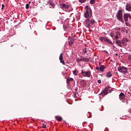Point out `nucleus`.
Here are the masks:
<instances>
[{
	"label": "nucleus",
	"instance_id": "ea45409f",
	"mask_svg": "<svg viewBox=\"0 0 131 131\" xmlns=\"http://www.w3.org/2000/svg\"><path fill=\"white\" fill-rule=\"evenodd\" d=\"M31 3V2H29V3H28L29 5H30V4Z\"/></svg>",
	"mask_w": 131,
	"mask_h": 131
},
{
	"label": "nucleus",
	"instance_id": "473e14b6",
	"mask_svg": "<svg viewBox=\"0 0 131 131\" xmlns=\"http://www.w3.org/2000/svg\"><path fill=\"white\" fill-rule=\"evenodd\" d=\"M128 17L129 18V19H130V20H131V15H130V14H128Z\"/></svg>",
	"mask_w": 131,
	"mask_h": 131
},
{
	"label": "nucleus",
	"instance_id": "cd10ccee",
	"mask_svg": "<svg viewBox=\"0 0 131 131\" xmlns=\"http://www.w3.org/2000/svg\"><path fill=\"white\" fill-rule=\"evenodd\" d=\"M69 46H72V45H73V41H72V40L70 41L69 42Z\"/></svg>",
	"mask_w": 131,
	"mask_h": 131
},
{
	"label": "nucleus",
	"instance_id": "72a5a7b5",
	"mask_svg": "<svg viewBox=\"0 0 131 131\" xmlns=\"http://www.w3.org/2000/svg\"><path fill=\"white\" fill-rule=\"evenodd\" d=\"M2 10L4 9V8L5 7V5L2 4Z\"/></svg>",
	"mask_w": 131,
	"mask_h": 131
},
{
	"label": "nucleus",
	"instance_id": "c85d7f7f",
	"mask_svg": "<svg viewBox=\"0 0 131 131\" xmlns=\"http://www.w3.org/2000/svg\"><path fill=\"white\" fill-rule=\"evenodd\" d=\"M83 54H86V48H84L83 49Z\"/></svg>",
	"mask_w": 131,
	"mask_h": 131
},
{
	"label": "nucleus",
	"instance_id": "c756f323",
	"mask_svg": "<svg viewBox=\"0 0 131 131\" xmlns=\"http://www.w3.org/2000/svg\"><path fill=\"white\" fill-rule=\"evenodd\" d=\"M41 127H42L43 128H46V127H47V126L46 125V124H42Z\"/></svg>",
	"mask_w": 131,
	"mask_h": 131
},
{
	"label": "nucleus",
	"instance_id": "7c9ffc66",
	"mask_svg": "<svg viewBox=\"0 0 131 131\" xmlns=\"http://www.w3.org/2000/svg\"><path fill=\"white\" fill-rule=\"evenodd\" d=\"M26 9H29V4H27L26 5Z\"/></svg>",
	"mask_w": 131,
	"mask_h": 131
},
{
	"label": "nucleus",
	"instance_id": "39448f33",
	"mask_svg": "<svg viewBox=\"0 0 131 131\" xmlns=\"http://www.w3.org/2000/svg\"><path fill=\"white\" fill-rule=\"evenodd\" d=\"M119 99L120 101H122L123 103H126V104H128V102H127V99H125V95L123 93H121L119 95Z\"/></svg>",
	"mask_w": 131,
	"mask_h": 131
},
{
	"label": "nucleus",
	"instance_id": "c9c22d12",
	"mask_svg": "<svg viewBox=\"0 0 131 131\" xmlns=\"http://www.w3.org/2000/svg\"><path fill=\"white\" fill-rule=\"evenodd\" d=\"M103 110H104V106H103V105H102L101 111H103Z\"/></svg>",
	"mask_w": 131,
	"mask_h": 131
},
{
	"label": "nucleus",
	"instance_id": "ddd939ff",
	"mask_svg": "<svg viewBox=\"0 0 131 131\" xmlns=\"http://www.w3.org/2000/svg\"><path fill=\"white\" fill-rule=\"evenodd\" d=\"M126 11H130V12H131V4L130 3L127 4L126 6Z\"/></svg>",
	"mask_w": 131,
	"mask_h": 131
},
{
	"label": "nucleus",
	"instance_id": "393cba45",
	"mask_svg": "<svg viewBox=\"0 0 131 131\" xmlns=\"http://www.w3.org/2000/svg\"><path fill=\"white\" fill-rule=\"evenodd\" d=\"M128 60L131 62V55H128Z\"/></svg>",
	"mask_w": 131,
	"mask_h": 131
},
{
	"label": "nucleus",
	"instance_id": "2f4dec72",
	"mask_svg": "<svg viewBox=\"0 0 131 131\" xmlns=\"http://www.w3.org/2000/svg\"><path fill=\"white\" fill-rule=\"evenodd\" d=\"M63 29L64 30H66V29H67V27L66 26H65V25H63Z\"/></svg>",
	"mask_w": 131,
	"mask_h": 131
},
{
	"label": "nucleus",
	"instance_id": "2eb2a0df",
	"mask_svg": "<svg viewBox=\"0 0 131 131\" xmlns=\"http://www.w3.org/2000/svg\"><path fill=\"white\" fill-rule=\"evenodd\" d=\"M110 89V87H108V86L106 87L103 91L104 94H105V95H107V94H108V93Z\"/></svg>",
	"mask_w": 131,
	"mask_h": 131
},
{
	"label": "nucleus",
	"instance_id": "f704fd0d",
	"mask_svg": "<svg viewBox=\"0 0 131 131\" xmlns=\"http://www.w3.org/2000/svg\"><path fill=\"white\" fill-rule=\"evenodd\" d=\"M96 70H100V68H99V67H96Z\"/></svg>",
	"mask_w": 131,
	"mask_h": 131
},
{
	"label": "nucleus",
	"instance_id": "5701e85b",
	"mask_svg": "<svg viewBox=\"0 0 131 131\" xmlns=\"http://www.w3.org/2000/svg\"><path fill=\"white\" fill-rule=\"evenodd\" d=\"M77 96H78V97H79V95L78 94V93L77 92H76L73 95V97L74 98H77Z\"/></svg>",
	"mask_w": 131,
	"mask_h": 131
},
{
	"label": "nucleus",
	"instance_id": "412c9836",
	"mask_svg": "<svg viewBox=\"0 0 131 131\" xmlns=\"http://www.w3.org/2000/svg\"><path fill=\"white\" fill-rule=\"evenodd\" d=\"M73 74L76 76H77V75L78 74V71H77V69H75L73 71Z\"/></svg>",
	"mask_w": 131,
	"mask_h": 131
},
{
	"label": "nucleus",
	"instance_id": "58836bf2",
	"mask_svg": "<svg viewBox=\"0 0 131 131\" xmlns=\"http://www.w3.org/2000/svg\"><path fill=\"white\" fill-rule=\"evenodd\" d=\"M80 61H81L80 60V59H78V62H80Z\"/></svg>",
	"mask_w": 131,
	"mask_h": 131
},
{
	"label": "nucleus",
	"instance_id": "f8f14e48",
	"mask_svg": "<svg viewBox=\"0 0 131 131\" xmlns=\"http://www.w3.org/2000/svg\"><path fill=\"white\" fill-rule=\"evenodd\" d=\"M80 84L82 88H85V86L86 85V81L84 80H82L80 81Z\"/></svg>",
	"mask_w": 131,
	"mask_h": 131
},
{
	"label": "nucleus",
	"instance_id": "f03ea898",
	"mask_svg": "<svg viewBox=\"0 0 131 131\" xmlns=\"http://www.w3.org/2000/svg\"><path fill=\"white\" fill-rule=\"evenodd\" d=\"M96 23V20L94 18H86L85 20V26L87 28H91L94 24Z\"/></svg>",
	"mask_w": 131,
	"mask_h": 131
},
{
	"label": "nucleus",
	"instance_id": "4468645a",
	"mask_svg": "<svg viewBox=\"0 0 131 131\" xmlns=\"http://www.w3.org/2000/svg\"><path fill=\"white\" fill-rule=\"evenodd\" d=\"M73 80H74L73 78L69 77L67 79V83L69 85L71 83V81H73Z\"/></svg>",
	"mask_w": 131,
	"mask_h": 131
},
{
	"label": "nucleus",
	"instance_id": "f257e3e1",
	"mask_svg": "<svg viewBox=\"0 0 131 131\" xmlns=\"http://www.w3.org/2000/svg\"><path fill=\"white\" fill-rule=\"evenodd\" d=\"M85 12L84 13V18H86V19H90L92 18L93 16V11H92V9L87 5L85 7Z\"/></svg>",
	"mask_w": 131,
	"mask_h": 131
},
{
	"label": "nucleus",
	"instance_id": "a878e982",
	"mask_svg": "<svg viewBox=\"0 0 131 131\" xmlns=\"http://www.w3.org/2000/svg\"><path fill=\"white\" fill-rule=\"evenodd\" d=\"M79 3H81L83 4V3H85L86 2V0H79Z\"/></svg>",
	"mask_w": 131,
	"mask_h": 131
},
{
	"label": "nucleus",
	"instance_id": "dca6fc26",
	"mask_svg": "<svg viewBox=\"0 0 131 131\" xmlns=\"http://www.w3.org/2000/svg\"><path fill=\"white\" fill-rule=\"evenodd\" d=\"M9 34L11 36H13V35H15L16 34V32L14 30H10L9 31Z\"/></svg>",
	"mask_w": 131,
	"mask_h": 131
},
{
	"label": "nucleus",
	"instance_id": "423d86ee",
	"mask_svg": "<svg viewBox=\"0 0 131 131\" xmlns=\"http://www.w3.org/2000/svg\"><path fill=\"white\" fill-rule=\"evenodd\" d=\"M99 39L101 41H102V42H107V43H109V45H113V43H112V41L110 40L108 38L105 37H100Z\"/></svg>",
	"mask_w": 131,
	"mask_h": 131
},
{
	"label": "nucleus",
	"instance_id": "aec40b11",
	"mask_svg": "<svg viewBox=\"0 0 131 131\" xmlns=\"http://www.w3.org/2000/svg\"><path fill=\"white\" fill-rule=\"evenodd\" d=\"M106 76L107 78H110L112 77V73L111 72H108L106 73Z\"/></svg>",
	"mask_w": 131,
	"mask_h": 131
},
{
	"label": "nucleus",
	"instance_id": "f3484780",
	"mask_svg": "<svg viewBox=\"0 0 131 131\" xmlns=\"http://www.w3.org/2000/svg\"><path fill=\"white\" fill-rule=\"evenodd\" d=\"M105 68L106 67H105L104 65H102L101 67H99V70L101 72H104V70H105Z\"/></svg>",
	"mask_w": 131,
	"mask_h": 131
},
{
	"label": "nucleus",
	"instance_id": "e433bc0d",
	"mask_svg": "<svg viewBox=\"0 0 131 131\" xmlns=\"http://www.w3.org/2000/svg\"><path fill=\"white\" fill-rule=\"evenodd\" d=\"M97 82L98 83H101V82H102V81H101V80H97Z\"/></svg>",
	"mask_w": 131,
	"mask_h": 131
},
{
	"label": "nucleus",
	"instance_id": "1a4fd4ad",
	"mask_svg": "<svg viewBox=\"0 0 131 131\" xmlns=\"http://www.w3.org/2000/svg\"><path fill=\"white\" fill-rule=\"evenodd\" d=\"M60 8L62 9V10H67V9L70 8V5L64 3H61L60 4Z\"/></svg>",
	"mask_w": 131,
	"mask_h": 131
},
{
	"label": "nucleus",
	"instance_id": "9b49d317",
	"mask_svg": "<svg viewBox=\"0 0 131 131\" xmlns=\"http://www.w3.org/2000/svg\"><path fill=\"white\" fill-rule=\"evenodd\" d=\"M59 61L62 65H65V61L63 60V54L61 53L60 56H59Z\"/></svg>",
	"mask_w": 131,
	"mask_h": 131
},
{
	"label": "nucleus",
	"instance_id": "7ed1b4c3",
	"mask_svg": "<svg viewBox=\"0 0 131 131\" xmlns=\"http://www.w3.org/2000/svg\"><path fill=\"white\" fill-rule=\"evenodd\" d=\"M128 41V39L126 37L123 38L122 41L118 40L117 41V43L119 47H124L127 45V42Z\"/></svg>",
	"mask_w": 131,
	"mask_h": 131
},
{
	"label": "nucleus",
	"instance_id": "4be33fe9",
	"mask_svg": "<svg viewBox=\"0 0 131 131\" xmlns=\"http://www.w3.org/2000/svg\"><path fill=\"white\" fill-rule=\"evenodd\" d=\"M55 119L58 121H62V117L56 116H55Z\"/></svg>",
	"mask_w": 131,
	"mask_h": 131
},
{
	"label": "nucleus",
	"instance_id": "b1692460",
	"mask_svg": "<svg viewBox=\"0 0 131 131\" xmlns=\"http://www.w3.org/2000/svg\"><path fill=\"white\" fill-rule=\"evenodd\" d=\"M96 2V0H91L90 3L91 5H94Z\"/></svg>",
	"mask_w": 131,
	"mask_h": 131
},
{
	"label": "nucleus",
	"instance_id": "20e7f679",
	"mask_svg": "<svg viewBox=\"0 0 131 131\" xmlns=\"http://www.w3.org/2000/svg\"><path fill=\"white\" fill-rule=\"evenodd\" d=\"M81 73L83 77H91V76H92V72L91 71L82 70Z\"/></svg>",
	"mask_w": 131,
	"mask_h": 131
},
{
	"label": "nucleus",
	"instance_id": "a211bd4d",
	"mask_svg": "<svg viewBox=\"0 0 131 131\" xmlns=\"http://www.w3.org/2000/svg\"><path fill=\"white\" fill-rule=\"evenodd\" d=\"M124 19L125 22H127L128 19V13H126L124 15Z\"/></svg>",
	"mask_w": 131,
	"mask_h": 131
},
{
	"label": "nucleus",
	"instance_id": "6e6552de",
	"mask_svg": "<svg viewBox=\"0 0 131 131\" xmlns=\"http://www.w3.org/2000/svg\"><path fill=\"white\" fill-rule=\"evenodd\" d=\"M118 70L119 72H121V73H123V74L127 73V68L124 66L118 67Z\"/></svg>",
	"mask_w": 131,
	"mask_h": 131
},
{
	"label": "nucleus",
	"instance_id": "9d476101",
	"mask_svg": "<svg viewBox=\"0 0 131 131\" xmlns=\"http://www.w3.org/2000/svg\"><path fill=\"white\" fill-rule=\"evenodd\" d=\"M120 32H116V33L113 35V38H114L116 39V40H117V39L120 37Z\"/></svg>",
	"mask_w": 131,
	"mask_h": 131
},
{
	"label": "nucleus",
	"instance_id": "0eeeda50",
	"mask_svg": "<svg viewBox=\"0 0 131 131\" xmlns=\"http://www.w3.org/2000/svg\"><path fill=\"white\" fill-rule=\"evenodd\" d=\"M116 16L118 20H119V21H121V22H122L123 20V16H122V10H118Z\"/></svg>",
	"mask_w": 131,
	"mask_h": 131
},
{
	"label": "nucleus",
	"instance_id": "bb28decb",
	"mask_svg": "<svg viewBox=\"0 0 131 131\" xmlns=\"http://www.w3.org/2000/svg\"><path fill=\"white\" fill-rule=\"evenodd\" d=\"M120 31H121V32H125V28H122L120 29Z\"/></svg>",
	"mask_w": 131,
	"mask_h": 131
},
{
	"label": "nucleus",
	"instance_id": "4c0bfd02",
	"mask_svg": "<svg viewBox=\"0 0 131 131\" xmlns=\"http://www.w3.org/2000/svg\"><path fill=\"white\" fill-rule=\"evenodd\" d=\"M125 33H126V34L128 33V30H125Z\"/></svg>",
	"mask_w": 131,
	"mask_h": 131
},
{
	"label": "nucleus",
	"instance_id": "6ab92c4d",
	"mask_svg": "<svg viewBox=\"0 0 131 131\" xmlns=\"http://www.w3.org/2000/svg\"><path fill=\"white\" fill-rule=\"evenodd\" d=\"M80 61H84V62H90V58L83 57L80 58Z\"/></svg>",
	"mask_w": 131,
	"mask_h": 131
}]
</instances>
